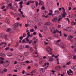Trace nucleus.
Here are the masks:
<instances>
[{"mask_svg": "<svg viewBox=\"0 0 76 76\" xmlns=\"http://www.w3.org/2000/svg\"><path fill=\"white\" fill-rule=\"evenodd\" d=\"M0 63L2 64L3 67H7L9 66L10 63L9 61L6 60L3 62V60H4V59L2 57H0Z\"/></svg>", "mask_w": 76, "mask_h": 76, "instance_id": "f257e3e1", "label": "nucleus"}, {"mask_svg": "<svg viewBox=\"0 0 76 76\" xmlns=\"http://www.w3.org/2000/svg\"><path fill=\"white\" fill-rule=\"evenodd\" d=\"M17 59L20 61H23L25 59V57L23 55H19L17 57Z\"/></svg>", "mask_w": 76, "mask_h": 76, "instance_id": "f03ea898", "label": "nucleus"}, {"mask_svg": "<svg viewBox=\"0 0 76 76\" xmlns=\"http://www.w3.org/2000/svg\"><path fill=\"white\" fill-rule=\"evenodd\" d=\"M43 15H42V17L45 18H48V15L45 16L47 14H48V12L47 11H45L43 12Z\"/></svg>", "mask_w": 76, "mask_h": 76, "instance_id": "7ed1b4c3", "label": "nucleus"}, {"mask_svg": "<svg viewBox=\"0 0 76 76\" xmlns=\"http://www.w3.org/2000/svg\"><path fill=\"white\" fill-rule=\"evenodd\" d=\"M62 9L64 10V11H62V13H63L61 14V16L62 18H64L65 17H66V16L67 15V13H66V12L65 11V9H64V7H62Z\"/></svg>", "mask_w": 76, "mask_h": 76, "instance_id": "20e7f679", "label": "nucleus"}, {"mask_svg": "<svg viewBox=\"0 0 76 76\" xmlns=\"http://www.w3.org/2000/svg\"><path fill=\"white\" fill-rule=\"evenodd\" d=\"M26 31L27 32V37L26 38V39L28 42V41H29L28 38H29V37H30V32H29V30H26Z\"/></svg>", "mask_w": 76, "mask_h": 76, "instance_id": "39448f33", "label": "nucleus"}, {"mask_svg": "<svg viewBox=\"0 0 76 76\" xmlns=\"http://www.w3.org/2000/svg\"><path fill=\"white\" fill-rule=\"evenodd\" d=\"M46 50L48 52H52L53 51V49L50 47H47L46 48Z\"/></svg>", "mask_w": 76, "mask_h": 76, "instance_id": "423d86ee", "label": "nucleus"}, {"mask_svg": "<svg viewBox=\"0 0 76 76\" xmlns=\"http://www.w3.org/2000/svg\"><path fill=\"white\" fill-rule=\"evenodd\" d=\"M50 29L51 32H52L53 34H56V32H57L55 30V29H54V28L53 27H51L50 28Z\"/></svg>", "mask_w": 76, "mask_h": 76, "instance_id": "0eeeda50", "label": "nucleus"}, {"mask_svg": "<svg viewBox=\"0 0 76 76\" xmlns=\"http://www.w3.org/2000/svg\"><path fill=\"white\" fill-rule=\"evenodd\" d=\"M43 23V21L42 19L39 20L38 22V25L39 26L41 25Z\"/></svg>", "mask_w": 76, "mask_h": 76, "instance_id": "6e6552de", "label": "nucleus"}, {"mask_svg": "<svg viewBox=\"0 0 76 76\" xmlns=\"http://www.w3.org/2000/svg\"><path fill=\"white\" fill-rule=\"evenodd\" d=\"M34 3V1L30 0L28 1L27 2L26 4L27 6H29L30 5V4L31 3Z\"/></svg>", "mask_w": 76, "mask_h": 76, "instance_id": "1a4fd4ad", "label": "nucleus"}, {"mask_svg": "<svg viewBox=\"0 0 76 76\" xmlns=\"http://www.w3.org/2000/svg\"><path fill=\"white\" fill-rule=\"evenodd\" d=\"M25 48V47L23 45H20L19 46L18 48L19 50H23Z\"/></svg>", "mask_w": 76, "mask_h": 76, "instance_id": "9d476101", "label": "nucleus"}, {"mask_svg": "<svg viewBox=\"0 0 76 76\" xmlns=\"http://www.w3.org/2000/svg\"><path fill=\"white\" fill-rule=\"evenodd\" d=\"M33 55V57H38V53H37V52H34Z\"/></svg>", "mask_w": 76, "mask_h": 76, "instance_id": "9b49d317", "label": "nucleus"}, {"mask_svg": "<svg viewBox=\"0 0 76 76\" xmlns=\"http://www.w3.org/2000/svg\"><path fill=\"white\" fill-rule=\"evenodd\" d=\"M39 71L41 73H44L45 72V69L44 68H40L39 69Z\"/></svg>", "mask_w": 76, "mask_h": 76, "instance_id": "f8f14e48", "label": "nucleus"}, {"mask_svg": "<svg viewBox=\"0 0 76 76\" xmlns=\"http://www.w3.org/2000/svg\"><path fill=\"white\" fill-rule=\"evenodd\" d=\"M34 18L35 19V22H37L38 21V15L37 14H35L34 15Z\"/></svg>", "mask_w": 76, "mask_h": 76, "instance_id": "ddd939ff", "label": "nucleus"}, {"mask_svg": "<svg viewBox=\"0 0 76 76\" xmlns=\"http://www.w3.org/2000/svg\"><path fill=\"white\" fill-rule=\"evenodd\" d=\"M58 19V18H57V17L56 16L54 17L53 19L52 20V21L53 22H56L57 20V19Z\"/></svg>", "mask_w": 76, "mask_h": 76, "instance_id": "4468645a", "label": "nucleus"}, {"mask_svg": "<svg viewBox=\"0 0 76 76\" xmlns=\"http://www.w3.org/2000/svg\"><path fill=\"white\" fill-rule=\"evenodd\" d=\"M43 29L44 31H47L48 30V27H47V26L46 24H45L44 25V26L43 27Z\"/></svg>", "mask_w": 76, "mask_h": 76, "instance_id": "2eb2a0df", "label": "nucleus"}, {"mask_svg": "<svg viewBox=\"0 0 76 76\" xmlns=\"http://www.w3.org/2000/svg\"><path fill=\"white\" fill-rule=\"evenodd\" d=\"M14 17L16 18V17H17V16H21V15L20 14H15L14 15Z\"/></svg>", "mask_w": 76, "mask_h": 76, "instance_id": "dca6fc26", "label": "nucleus"}, {"mask_svg": "<svg viewBox=\"0 0 76 76\" xmlns=\"http://www.w3.org/2000/svg\"><path fill=\"white\" fill-rule=\"evenodd\" d=\"M55 69L56 70H60L61 69V67L60 66H57L55 67Z\"/></svg>", "mask_w": 76, "mask_h": 76, "instance_id": "f3484780", "label": "nucleus"}, {"mask_svg": "<svg viewBox=\"0 0 76 76\" xmlns=\"http://www.w3.org/2000/svg\"><path fill=\"white\" fill-rule=\"evenodd\" d=\"M7 56H8V57H11V56H13V54L10 53H7Z\"/></svg>", "mask_w": 76, "mask_h": 76, "instance_id": "a211bd4d", "label": "nucleus"}, {"mask_svg": "<svg viewBox=\"0 0 76 76\" xmlns=\"http://www.w3.org/2000/svg\"><path fill=\"white\" fill-rule=\"evenodd\" d=\"M61 46L62 47V48H66V45H64V44L63 43H61Z\"/></svg>", "mask_w": 76, "mask_h": 76, "instance_id": "6ab92c4d", "label": "nucleus"}, {"mask_svg": "<svg viewBox=\"0 0 76 76\" xmlns=\"http://www.w3.org/2000/svg\"><path fill=\"white\" fill-rule=\"evenodd\" d=\"M73 37L72 35H69L68 36V39L69 40H70L72 39V38H73Z\"/></svg>", "mask_w": 76, "mask_h": 76, "instance_id": "aec40b11", "label": "nucleus"}, {"mask_svg": "<svg viewBox=\"0 0 76 76\" xmlns=\"http://www.w3.org/2000/svg\"><path fill=\"white\" fill-rule=\"evenodd\" d=\"M73 28V27L72 26H70V27L67 28L68 29H69L68 30H67L68 32H71V31H72V29H70V28Z\"/></svg>", "mask_w": 76, "mask_h": 76, "instance_id": "412c9836", "label": "nucleus"}, {"mask_svg": "<svg viewBox=\"0 0 76 76\" xmlns=\"http://www.w3.org/2000/svg\"><path fill=\"white\" fill-rule=\"evenodd\" d=\"M56 32H57L58 33H59L60 34V37L61 36L62 34H61V31H59L58 30H56Z\"/></svg>", "mask_w": 76, "mask_h": 76, "instance_id": "4be33fe9", "label": "nucleus"}, {"mask_svg": "<svg viewBox=\"0 0 76 76\" xmlns=\"http://www.w3.org/2000/svg\"><path fill=\"white\" fill-rule=\"evenodd\" d=\"M41 5L42 6H43L44 4V2L42 1H40L39 4V6H40V5Z\"/></svg>", "mask_w": 76, "mask_h": 76, "instance_id": "5701e85b", "label": "nucleus"}, {"mask_svg": "<svg viewBox=\"0 0 76 76\" xmlns=\"http://www.w3.org/2000/svg\"><path fill=\"white\" fill-rule=\"evenodd\" d=\"M54 13L56 15H58V14L60 13V12L58 10H56L54 12Z\"/></svg>", "mask_w": 76, "mask_h": 76, "instance_id": "b1692460", "label": "nucleus"}, {"mask_svg": "<svg viewBox=\"0 0 76 76\" xmlns=\"http://www.w3.org/2000/svg\"><path fill=\"white\" fill-rule=\"evenodd\" d=\"M5 34L4 33H2L0 34V37H3L5 35Z\"/></svg>", "mask_w": 76, "mask_h": 76, "instance_id": "393cba45", "label": "nucleus"}, {"mask_svg": "<svg viewBox=\"0 0 76 76\" xmlns=\"http://www.w3.org/2000/svg\"><path fill=\"white\" fill-rule=\"evenodd\" d=\"M38 39H37L36 40H35L33 42L32 44L33 45H34V44H36L37 42H38Z\"/></svg>", "mask_w": 76, "mask_h": 76, "instance_id": "a878e982", "label": "nucleus"}, {"mask_svg": "<svg viewBox=\"0 0 76 76\" xmlns=\"http://www.w3.org/2000/svg\"><path fill=\"white\" fill-rule=\"evenodd\" d=\"M71 68L72 69H75V70H76V65L72 66L71 67Z\"/></svg>", "mask_w": 76, "mask_h": 76, "instance_id": "bb28decb", "label": "nucleus"}, {"mask_svg": "<svg viewBox=\"0 0 76 76\" xmlns=\"http://www.w3.org/2000/svg\"><path fill=\"white\" fill-rule=\"evenodd\" d=\"M4 44L5 45H6V44H7V43L5 42H2L0 44V45H2Z\"/></svg>", "mask_w": 76, "mask_h": 76, "instance_id": "cd10ccee", "label": "nucleus"}, {"mask_svg": "<svg viewBox=\"0 0 76 76\" xmlns=\"http://www.w3.org/2000/svg\"><path fill=\"white\" fill-rule=\"evenodd\" d=\"M5 22L7 23H10V21L9 19H7L5 20Z\"/></svg>", "mask_w": 76, "mask_h": 76, "instance_id": "c85d7f7f", "label": "nucleus"}, {"mask_svg": "<svg viewBox=\"0 0 76 76\" xmlns=\"http://www.w3.org/2000/svg\"><path fill=\"white\" fill-rule=\"evenodd\" d=\"M50 76H56V74L55 73H52L50 74Z\"/></svg>", "mask_w": 76, "mask_h": 76, "instance_id": "c756f323", "label": "nucleus"}, {"mask_svg": "<svg viewBox=\"0 0 76 76\" xmlns=\"http://www.w3.org/2000/svg\"><path fill=\"white\" fill-rule=\"evenodd\" d=\"M14 6L15 7V8H18V4L16 3H15L14 4Z\"/></svg>", "mask_w": 76, "mask_h": 76, "instance_id": "7c9ffc66", "label": "nucleus"}, {"mask_svg": "<svg viewBox=\"0 0 76 76\" xmlns=\"http://www.w3.org/2000/svg\"><path fill=\"white\" fill-rule=\"evenodd\" d=\"M19 69H22V66L20 65H18L17 66Z\"/></svg>", "mask_w": 76, "mask_h": 76, "instance_id": "2f4dec72", "label": "nucleus"}, {"mask_svg": "<svg viewBox=\"0 0 76 76\" xmlns=\"http://www.w3.org/2000/svg\"><path fill=\"white\" fill-rule=\"evenodd\" d=\"M67 73H68V75H72L73 74H72V73L71 72H69V71H67Z\"/></svg>", "mask_w": 76, "mask_h": 76, "instance_id": "473e14b6", "label": "nucleus"}, {"mask_svg": "<svg viewBox=\"0 0 76 76\" xmlns=\"http://www.w3.org/2000/svg\"><path fill=\"white\" fill-rule=\"evenodd\" d=\"M22 42H23V43H24L25 44H27V43H28V42L27 41H25L24 39H23L22 40Z\"/></svg>", "mask_w": 76, "mask_h": 76, "instance_id": "72a5a7b5", "label": "nucleus"}, {"mask_svg": "<svg viewBox=\"0 0 76 76\" xmlns=\"http://www.w3.org/2000/svg\"><path fill=\"white\" fill-rule=\"evenodd\" d=\"M75 22L74 21H72L71 22V25H72V26H74V25H75Z\"/></svg>", "mask_w": 76, "mask_h": 76, "instance_id": "f704fd0d", "label": "nucleus"}, {"mask_svg": "<svg viewBox=\"0 0 76 76\" xmlns=\"http://www.w3.org/2000/svg\"><path fill=\"white\" fill-rule=\"evenodd\" d=\"M46 65H48V66L49 65V63H45V65H42L43 67H44V66H45Z\"/></svg>", "mask_w": 76, "mask_h": 76, "instance_id": "c9c22d12", "label": "nucleus"}, {"mask_svg": "<svg viewBox=\"0 0 76 76\" xmlns=\"http://www.w3.org/2000/svg\"><path fill=\"white\" fill-rule=\"evenodd\" d=\"M24 54L25 56H28L29 54V53L27 52H26L24 53Z\"/></svg>", "mask_w": 76, "mask_h": 76, "instance_id": "e433bc0d", "label": "nucleus"}, {"mask_svg": "<svg viewBox=\"0 0 76 76\" xmlns=\"http://www.w3.org/2000/svg\"><path fill=\"white\" fill-rule=\"evenodd\" d=\"M14 29H15V30H16V31H17L18 30H19V28L17 26L14 27Z\"/></svg>", "mask_w": 76, "mask_h": 76, "instance_id": "4c0bfd02", "label": "nucleus"}, {"mask_svg": "<svg viewBox=\"0 0 76 76\" xmlns=\"http://www.w3.org/2000/svg\"><path fill=\"white\" fill-rule=\"evenodd\" d=\"M30 32H33L35 31V29H31L30 30Z\"/></svg>", "mask_w": 76, "mask_h": 76, "instance_id": "58836bf2", "label": "nucleus"}, {"mask_svg": "<svg viewBox=\"0 0 76 76\" xmlns=\"http://www.w3.org/2000/svg\"><path fill=\"white\" fill-rule=\"evenodd\" d=\"M3 72H7V69L6 68L4 69H3Z\"/></svg>", "mask_w": 76, "mask_h": 76, "instance_id": "ea45409f", "label": "nucleus"}, {"mask_svg": "<svg viewBox=\"0 0 76 76\" xmlns=\"http://www.w3.org/2000/svg\"><path fill=\"white\" fill-rule=\"evenodd\" d=\"M54 61V59H53V58L52 57H51L49 59V61Z\"/></svg>", "mask_w": 76, "mask_h": 76, "instance_id": "a19ab883", "label": "nucleus"}, {"mask_svg": "<svg viewBox=\"0 0 76 76\" xmlns=\"http://www.w3.org/2000/svg\"><path fill=\"white\" fill-rule=\"evenodd\" d=\"M72 59L73 60H76V56L74 55L72 58Z\"/></svg>", "mask_w": 76, "mask_h": 76, "instance_id": "79ce46f5", "label": "nucleus"}, {"mask_svg": "<svg viewBox=\"0 0 76 76\" xmlns=\"http://www.w3.org/2000/svg\"><path fill=\"white\" fill-rule=\"evenodd\" d=\"M51 24L50 22H47L46 23V25H50Z\"/></svg>", "mask_w": 76, "mask_h": 76, "instance_id": "37998d69", "label": "nucleus"}, {"mask_svg": "<svg viewBox=\"0 0 76 76\" xmlns=\"http://www.w3.org/2000/svg\"><path fill=\"white\" fill-rule=\"evenodd\" d=\"M11 31V29L10 28H7V30H6V32H9Z\"/></svg>", "mask_w": 76, "mask_h": 76, "instance_id": "c03bdc74", "label": "nucleus"}, {"mask_svg": "<svg viewBox=\"0 0 76 76\" xmlns=\"http://www.w3.org/2000/svg\"><path fill=\"white\" fill-rule=\"evenodd\" d=\"M19 12H20L21 15H22L23 14V12L21 11V9H20L19 10Z\"/></svg>", "mask_w": 76, "mask_h": 76, "instance_id": "a18cd8bd", "label": "nucleus"}, {"mask_svg": "<svg viewBox=\"0 0 76 76\" xmlns=\"http://www.w3.org/2000/svg\"><path fill=\"white\" fill-rule=\"evenodd\" d=\"M23 4V1H21L19 3V4L20 5H22V4Z\"/></svg>", "mask_w": 76, "mask_h": 76, "instance_id": "49530a36", "label": "nucleus"}, {"mask_svg": "<svg viewBox=\"0 0 76 76\" xmlns=\"http://www.w3.org/2000/svg\"><path fill=\"white\" fill-rule=\"evenodd\" d=\"M71 63V62L69 61V62H67L66 63V65H70V64Z\"/></svg>", "mask_w": 76, "mask_h": 76, "instance_id": "de8ad7c7", "label": "nucleus"}, {"mask_svg": "<svg viewBox=\"0 0 76 76\" xmlns=\"http://www.w3.org/2000/svg\"><path fill=\"white\" fill-rule=\"evenodd\" d=\"M33 73L34 72H32V71L30 72V73L31 75V76H34V73Z\"/></svg>", "mask_w": 76, "mask_h": 76, "instance_id": "09e8293b", "label": "nucleus"}, {"mask_svg": "<svg viewBox=\"0 0 76 76\" xmlns=\"http://www.w3.org/2000/svg\"><path fill=\"white\" fill-rule=\"evenodd\" d=\"M69 72H71V73H72V74H73V72L72 70V69H69Z\"/></svg>", "mask_w": 76, "mask_h": 76, "instance_id": "8fccbe9b", "label": "nucleus"}, {"mask_svg": "<svg viewBox=\"0 0 76 76\" xmlns=\"http://www.w3.org/2000/svg\"><path fill=\"white\" fill-rule=\"evenodd\" d=\"M57 61V64H60V63H59V59L58 58L56 59Z\"/></svg>", "mask_w": 76, "mask_h": 76, "instance_id": "3c124183", "label": "nucleus"}, {"mask_svg": "<svg viewBox=\"0 0 76 76\" xmlns=\"http://www.w3.org/2000/svg\"><path fill=\"white\" fill-rule=\"evenodd\" d=\"M42 10H45V8L44 6H42L41 8Z\"/></svg>", "mask_w": 76, "mask_h": 76, "instance_id": "603ef678", "label": "nucleus"}, {"mask_svg": "<svg viewBox=\"0 0 76 76\" xmlns=\"http://www.w3.org/2000/svg\"><path fill=\"white\" fill-rule=\"evenodd\" d=\"M66 19L68 20V24H70V21L69 20V19L68 18H66Z\"/></svg>", "mask_w": 76, "mask_h": 76, "instance_id": "864d4df0", "label": "nucleus"}, {"mask_svg": "<svg viewBox=\"0 0 76 76\" xmlns=\"http://www.w3.org/2000/svg\"><path fill=\"white\" fill-rule=\"evenodd\" d=\"M36 72H37V70L36 69H34V70L32 71V72L33 73H36Z\"/></svg>", "mask_w": 76, "mask_h": 76, "instance_id": "5fc2aeb1", "label": "nucleus"}, {"mask_svg": "<svg viewBox=\"0 0 76 76\" xmlns=\"http://www.w3.org/2000/svg\"><path fill=\"white\" fill-rule=\"evenodd\" d=\"M26 48H29V46L28 45H27L26 46Z\"/></svg>", "mask_w": 76, "mask_h": 76, "instance_id": "6e6d98bb", "label": "nucleus"}, {"mask_svg": "<svg viewBox=\"0 0 76 76\" xmlns=\"http://www.w3.org/2000/svg\"><path fill=\"white\" fill-rule=\"evenodd\" d=\"M9 50V47H7L5 48V50L6 51H7V50Z\"/></svg>", "mask_w": 76, "mask_h": 76, "instance_id": "4d7b16f0", "label": "nucleus"}, {"mask_svg": "<svg viewBox=\"0 0 76 76\" xmlns=\"http://www.w3.org/2000/svg\"><path fill=\"white\" fill-rule=\"evenodd\" d=\"M36 6H37L38 5V2L37 1H36Z\"/></svg>", "mask_w": 76, "mask_h": 76, "instance_id": "13d9d810", "label": "nucleus"}, {"mask_svg": "<svg viewBox=\"0 0 76 76\" xmlns=\"http://www.w3.org/2000/svg\"><path fill=\"white\" fill-rule=\"evenodd\" d=\"M61 41V40L59 39L56 42V43H57L58 42H60Z\"/></svg>", "mask_w": 76, "mask_h": 76, "instance_id": "bf43d9fd", "label": "nucleus"}, {"mask_svg": "<svg viewBox=\"0 0 76 76\" xmlns=\"http://www.w3.org/2000/svg\"><path fill=\"white\" fill-rule=\"evenodd\" d=\"M29 25V24H25V26L26 27H28V26Z\"/></svg>", "mask_w": 76, "mask_h": 76, "instance_id": "052dcab7", "label": "nucleus"}, {"mask_svg": "<svg viewBox=\"0 0 76 76\" xmlns=\"http://www.w3.org/2000/svg\"><path fill=\"white\" fill-rule=\"evenodd\" d=\"M8 6L9 7H12V4H10L8 5Z\"/></svg>", "mask_w": 76, "mask_h": 76, "instance_id": "680f3d73", "label": "nucleus"}, {"mask_svg": "<svg viewBox=\"0 0 76 76\" xmlns=\"http://www.w3.org/2000/svg\"><path fill=\"white\" fill-rule=\"evenodd\" d=\"M25 63H31V62L29 61H25Z\"/></svg>", "mask_w": 76, "mask_h": 76, "instance_id": "e2e57ef3", "label": "nucleus"}, {"mask_svg": "<svg viewBox=\"0 0 76 76\" xmlns=\"http://www.w3.org/2000/svg\"><path fill=\"white\" fill-rule=\"evenodd\" d=\"M26 34H25V33H24L23 35V37H25V36H26Z\"/></svg>", "mask_w": 76, "mask_h": 76, "instance_id": "0e129e2a", "label": "nucleus"}, {"mask_svg": "<svg viewBox=\"0 0 76 76\" xmlns=\"http://www.w3.org/2000/svg\"><path fill=\"white\" fill-rule=\"evenodd\" d=\"M61 19H62V18H59L58 20V22H60V21L61 20Z\"/></svg>", "mask_w": 76, "mask_h": 76, "instance_id": "69168bd1", "label": "nucleus"}, {"mask_svg": "<svg viewBox=\"0 0 76 76\" xmlns=\"http://www.w3.org/2000/svg\"><path fill=\"white\" fill-rule=\"evenodd\" d=\"M10 13L11 14V15H13L14 13L12 11H11L10 12Z\"/></svg>", "mask_w": 76, "mask_h": 76, "instance_id": "338daca9", "label": "nucleus"}, {"mask_svg": "<svg viewBox=\"0 0 76 76\" xmlns=\"http://www.w3.org/2000/svg\"><path fill=\"white\" fill-rule=\"evenodd\" d=\"M34 29H35L36 30H37V26H34Z\"/></svg>", "mask_w": 76, "mask_h": 76, "instance_id": "774afa93", "label": "nucleus"}]
</instances>
